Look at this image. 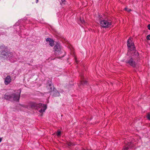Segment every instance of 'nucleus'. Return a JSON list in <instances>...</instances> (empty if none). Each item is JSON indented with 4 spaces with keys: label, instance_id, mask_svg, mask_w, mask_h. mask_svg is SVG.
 Masks as SVG:
<instances>
[{
    "label": "nucleus",
    "instance_id": "obj_12",
    "mask_svg": "<svg viewBox=\"0 0 150 150\" xmlns=\"http://www.w3.org/2000/svg\"><path fill=\"white\" fill-rule=\"evenodd\" d=\"M50 45L52 47H53L54 45V41L52 39L50 40Z\"/></svg>",
    "mask_w": 150,
    "mask_h": 150
},
{
    "label": "nucleus",
    "instance_id": "obj_24",
    "mask_svg": "<svg viewBox=\"0 0 150 150\" xmlns=\"http://www.w3.org/2000/svg\"><path fill=\"white\" fill-rule=\"evenodd\" d=\"M38 0H36V3H37L38 2Z\"/></svg>",
    "mask_w": 150,
    "mask_h": 150
},
{
    "label": "nucleus",
    "instance_id": "obj_20",
    "mask_svg": "<svg viewBox=\"0 0 150 150\" xmlns=\"http://www.w3.org/2000/svg\"><path fill=\"white\" fill-rule=\"evenodd\" d=\"M57 135L58 136H59L61 134V132L60 131H58L57 133Z\"/></svg>",
    "mask_w": 150,
    "mask_h": 150
},
{
    "label": "nucleus",
    "instance_id": "obj_11",
    "mask_svg": "<svg viewBox=\"0 0 150 150\" xmlns=\"http://www.w3.org/2000/svg\"><path fill=\"white\" fill-rule=\"evenodd\" d=\"M8 53V51L7 50H4L1 52V54L2 55L6 56L7 54Z\"/></svg>",
    "mask_w": 150,
    "mask_h": 150
},
{
    "label": "nucleus",
    "instance_id": "obj_28",
    "mask_svg": "<svg viewBox=\"0 0 150 150\" xmlns=\"http://www.w3.org/2000/svg\"><path fill=\"white\" fill-rule=\"evenodd\" d=\"M49 86H51V85H50H50H49Z\"/></svg>",
    "mask_w": 150,
    "mask_h": 150
},
{
    "label": "nucleus",
    "instance_id": "obj_29",
    "mask_svg": "<svg viewBox=\"0 0 150 150\" xmlns=\"http://www.w3.org/2000/svg\"><path fill=\"white\" fill-rule=\"evenodd\" d=\"M1 138L0 137V139H1Z\"/></svg>",
    "mask_w": 150,
    "mask_h": 150
},
{
    "label": "nucleus",
    "instance_id": "obj_16",
    "mask_svg": "<svg viewBox=\"0 0 150 150\" xmlns=\"http://www.w3.org/2000/svg\"><path fill=\"white\" fill-rule=\"evenodd\" d=\"M65 0H61L60 2L61 5H62L63 4H65Z\"/></svg>",
    "mask_w": 150,
    "mask_h": 150
},
{
    "label": "nucleus",
    "instance_id": "obj_1",
    "mask_svg": "<svg viewBox=\"0 0 150 150\" xmlns=\"http://www.w3.org/2000/svg\"><path fill=\"white\" fill-rule=\"evenodd\" d=\"M139 58V55L138 52L135 51L132 53V57H129L127 58L125 62L133 67H135L136 66L135 61L138 60Z\"/></svg>",
    "mask_w": 150,
    "mask_h": 150
},
{
    "label": "nucleus",
    "instance_id": "obj_25",
    "mask_svg": "<svg viewBox=\"0 0 150 150\" xmlns=\"http://www.w3.org/2000/svg\"><path fill=\"white\" fill-rule=\"evenodd\" d=\"M1 141H2V139L1 138L0 139V143L1 142Z\"/></svg>",
    "mask_w": 150,
    "mask_h": 150
},
{
    "label": "nucleus",
    "instance_id": "obj_17",
    "mask_svg": "<svg viewBox=\"0 0 150 150\" xmlns=\"http://www.w3.org/2000/svg\"><path fill=\"white\" fill-rule=\"evenodd\" d=\"M125 10L128 12H130L131 11V10L130 9L128 8L127 7H126L125 8Z\"/></svg>",
    "mask_w": 150,
    "mask_h": 150
},
{
    "label": "nucleus",
    "instance_id": "obj_26",
    "mask_svg": "<svg viewBox=\"0 0 150 150\" xmlns=\"http://www.w3.org/2000/svg\"><path fill=\"white\" fill-rule=\"evenodd\" d=\"M63 57V56H61V57H59V58H61V57Z\"/></svg>",
    "mask_w": 150,
    "mask_h": 150
},
{
    "label": "nucleus",
    "instance_id": "obj_23",
    "mask_svg": "<svg viewBox=\"0 0 150 150\" xmlns=\"http://www.w3.org/2000/svg\"><path fill=\"white\" fill-rule=\"evenodd\" d=\"M147 27L148 28V29L150 30V24H149L148 25Z\"/></svg>",
    "mask_w": 150,
    "mask_h": 150
},
{
    "label": "nucleus",
    "instance_id": "obj_8",
    "mask_svg": "<svg viewBox=\"0 0 150 150\" xmlns=\"http://www.w3.org/2000/svg\"><path fill=\"white\" fill-rule=\"evenodd\" d=\"M132 147V144L131 142H128L124 147V150H128Z\"/></svg>",
    "mask_w": 150,
    "mask_h": 150
},
{
    "label": "nucleus",
    "instance_id": "obj_22",
    "mask_svg": "<svg viewBox=\"0 0 150 150\" xmlns=\"http://www.w3.org/2000/svg\"><path fill=\"white\" fill-rule=\"evenodd\" d=\"M51 39L50 38H47L46 39V41L47 42L49 41L50 42V40H51Z\"/></svg>",
    "mask_w": 150,
    "mask_h": 150
},
{
    "label": "nucleus",
    "instance_id": "obj_19",
    "mask_svg": "<svg viewBox=\"0 0 150 150\" xmlns=\"http://www.w3.org/2000/svg\"><path fill=\"white\" fill-rule=\"evenodd\" d=\"M147 118L149 120H150V113H148L147 114Z\"/></svg>",
    "mask_w": 150,
    "mask_h": 150
},
{
    "label": "nucleus",
    "instance_id": "obj_7",
    "mask_svg": "<svg viewBox=\"0 0 150 150\" xmlns=\"http://www.w3.org/2000/svg\"><path fill=\"white\" fill-rule=\"evenodd\" d=\"M4 79V83L6 85L9 84L12 81V78L10 75H7Z\"/></svg>",
    "mask_w": 150,
    "mask_h": 150
},
{
    "label": "nucleus",
    "instance_id": "obj_5",
    "mask_svg": "<svg viewBox=\"0 0 150 150\" xmlns=\"http://www.w3.org/2000/svg\"><path fill=\"white\" fill-rule=\"evenodd\" d=\"M134 43L132 42L130 39H129L127 41V46L128 47L129 50L130 51H133V52L136 51L135 50V47L134 46Z\"/></svg>",
    "mask_w": 150,
    "mask_h": 150
},
{
    "label": "nucleus",
    "instance_id": "obj_15",
    "mask_svg": "<svg viewBox=\"0 0 150 150\" xmlns=\"http://www.w3.org/2000/svg\"><path fill=\"white\" fill-rule=\"evenodd\" d=\"M79 21L82 24H84L85 23V21L83 19H82L80 18Z\"/></svg>",
    "mask_w": 150,
    "mask_h": 150
},
{
    "label": "nucleus",
    "instance_id": "obj_21",
    "mask_svg": "<svg viewBox=\"0 0 150 150\" xmlns=\"http://www.w3.org/2000/svg\"><path fill=\"white\" fill-rule=\"evenodd\" d=\"M150 35H147V36H146V39L147 40H150Z\"/></svg>",
    "mask_w": 150,
    "mask_h": 150
},
{
    "label": "nucleus",
    "instance_id": "obj_4",
    "mask_svg": "<svg viewBox=\"0 0 150 150\" xmlns=\"http://www.w3.org/2000/svg\"><path fill=\"white\" fill-rule=\"evenodd\" d=\"M54 49L55 53L56 54L60 55L62 54L61 46L58 43L56 44L54 47Z\"/></svg>",
    "mask_w": 150,
    "mask_h": 150
},
{
    "label": "nucleus",
    "instance_id": "obj_14",
    "mask_svg": "<svg viewBox=\"0 0 150 150\" xmlns=\"http://www.w3.org/2000/svg\"><path fill=\"white\" fill-rule=\"evenodd\" d=\"M87 82L86 81L82 80V81L81 82V84H82L83 85H84L85 84H87Z\"/></svg>",
    "mask_w": 150,
    "mask_h": 150
},
{
    "label": "nucleus",
    "instance_id": "obj_10",
    "mask_svg": "<svg viewBox=\"0 0 150 150\" xmlns=\"http://www.w3.org/2000/svg\"><path fill=\"white\" fill-rule=\"evenodd\" d=\"M53 96L54 97L59 96H60V94L59 92L57 90H53L52 91Z\"/></svg>",
    "mask_w": 150,
    "mask_h": 150
},
{
    "label": "nucleus",
    "instance_id": "obj_2",
    "mask_svg": "<svg viewBox=\"0 0 150 150\" xmlns=\"http://www.w3.org/2000/svg\"><path fill=\"white\" fill-rule=\"evenodd\" d=\"M20 92L18 94L8 92L5 93L2 97L3 99L8 100H13L18 102L19 100L21 90L20 89Z\"/></svg>",
    "mask_w": 150,
    "mask_h": 150
},
{
    "label": "nucleus",
    "instance_id": "obj_6",
    "mask_svg": "<svg viewBox=\"0 0 150 150\" xmlns=\"http://www.w3.org/2000/svg\"><path fill=\"white\" fill-rule=\"evenodd\" d=\"M42 105L43 104L41 103H31L30 104V106L31 108L35 109L40 108Z\"/></svg>",
    "mask_w": 150,
    "mask_h": 150
},
{
    "label": "nucleus",
    "instance_id": "obj_18",
    "mask_svg": "<svg viewBox=\"0 0 150 150\" xmlns=\"http://www.w3.org/2000/svg\"><path fill=\"white\" fill-rule=\"evenodd\" d=\"M67 144L69 146H71L72 145L73 146L72 144V143L71 142H67Z\"/></svg>",
    "mask_w": 150,
    "mask_h": 150
},
{
    "label": "nucleus",
    "instance_id": "obj_27",
    "mask_svg": "<svg viewBox=\"0 0 150 150\" xmlns=\"http://www.w3.org/2000/svg\"><path fill=\"white\" fill-rule=\"evenodd\" d=\"M81 79H82V78H83V76H81Z\"/></svg>",
    "mask_w": 150,
    "mask_h": 150
},
{
    "label": "nucleus",
    "instance_id": "obj_13",
    "mask_svg": "<svg viewBox=\"0 0 150 150\" xmlns=\"http://www.w3.org/2000/svg\"><path fill=\"white\" fill-rule=\"evenodd\" d=\"M8 56L9 59H11L13 56V55L12 53H8Z\"/></svg>",
    "mask_w": 150,
    "mask_h": 150
},
{
    "label": "nucleus",
    "instance_id": "obj_3",
    "mask_svg": "<svg viewBox=\"0 0 150 150\" xmlns=\"http://www.w3.org/2000/svg\"><path fill=\"white\" fill-rule=\"evenodd\" d=\"M100 26L103 28H109L111 26L112 21L110 19L106 18L100 20Z\"/></svg>",
    "mask_w": 150,
    "mask_h": 150
},
{
    "label": "nucleus",
    "instance_id": "obj_9",
    "mask_svg": "<svg viewBox=\"0 0 150 150\" xmlns=\"http://www.w3.org/2000/svg\"><path fill=\"white\" fill-rule=\"evenodd\" d=\"M43 108L41 109L39 111V112L40 113H42L45 112V110L47 109V105H46L43 104V105L41 106L40 108Z\"/></svg>",
    "mask_w": 150,
    "mask_h": 150
}]
</instances>
